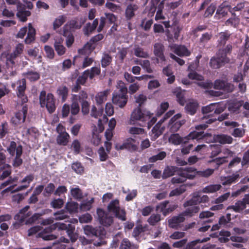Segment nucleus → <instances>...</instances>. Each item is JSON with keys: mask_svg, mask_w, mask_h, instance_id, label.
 <instances>
[{"mask_svg": "<svg viewBox=\"0 0 249 249\" xmlns=\"http://www.w3.org/2000/svg\"><path fill=\"white\" fill-rule=\"evenodd\" d=\"M135 140L131 138L127 139L124 143L120 145H116L117 150L127 149L129 151H135L137 149V146L134 144Z\"/></svg>", "mask_w": 249, "mask_h": 249, "instance_id": "nucleus-21", "label": "nucleus"}, {"mask_svg": "<svg viewBox=\"0 0 249 249\" xmlns=\"http://www.w3.org/2000/svg\"><path fill=\"white\" fill-rule=\"evenodd\" d=\"M178 167L175 166H167L164 169L162 175L163 178H167L175 175L176 170Z\"/></svg>", "mask_w": 249, "mask_h": 249, "instance_id": "nucleus-36", "label": "nucleus"}, {"mask_svg": "<svg viewBox=\"0 0 249 249\" xmlns=\"http://www.w3.org/2000/svg\"><path fill=\"white\" fill-rule=\"evenodd\" d=\"M212 149L211 158L216 157L221 152V146L219 144H211Z\"/></svg>", "mask_w": 249, "mask_h": 249, "instance_id": "nucleus-59", "label": "nucleus"}, {"mask_svg": "<svg viewBox=\"0 0 249 249\" xmlns=\"http://www.w3.org/2000/svg\"><path fill=\"white\" fill-rule=\"evenodd\" d=\"M185 220L184 215L182 213L178 216H173L168 220V224L170 227L177 229L179 224Z\"/></svg>", "mask_w": 249, "mask_h": 249, "instance_id": "nucleus-27", "label": "nucleus"}, {"mask_svg": "<svg viewBox=\"0 0 249 249\" xmlns=\"http://www.w3.org/2000/svg\"><path fill=\"white\" fill-rule=\"evenodd\" d=\"M214 88L216 89L223 90L227 93L231 92L234 89L233 84L221 80H216L214 83Z\"/></svg>", "mask_w": 249, "mask_h": 249, "instance_id": "nucleus-17", "label": "nucleus"}, {"mask_svg": "<svg viewBox=\"0 0 249 249\" xmlns=\"http://www.w3.org/2000/svg\"><path fill=\"white\" fill-rule=\"evenodd\" d=\"M70 135L66 132H61L57 136L56 141L58 144L65 146L69 142Z\"/></svg>", "mask_w": 249, "mask_h": 249, "instance_id": "nucleus-35", "label": "nucleus"}, {"mask_svg": "<svg viewBox=\"0 0 249 249\" xmlns=\"http://www.w3.org/2000/svg\"><path fill=\"white\" fill-rule=\"evenodd\" d=\"M11 166L8 164H4L0 168V176L3 179L8 177L11 175Z\"/></svg>", "mask_w": 249, "mask_h": 249, "instance_id": "nucleus-39", "label": "nucleus"}, {"mask_svg": "<svg viewBox=\"0 0 249 249\" xmlns=\"http://www.w3.org/2000/svg\"><path fill=\"white\" fill-rule=\"evenodd\" d=\"M66 209L70 213H75L78 212V204L75 202H69L66 205Z\"/></svg>", "mask_w": 249, "mask_h": 249, "instance_id": "nucleus-55", "label": "nucleus"}, {"mask_svg": "<svg viewBox=\"0 0 249 249\" xmlns=\"http://www.w3.org/2000/svg\"><path fill=\"white\" fill-rule=\"evenodd\" d=\"M69 89L66 86H61L58 87L57 93L59 97L61 98V101L64 102L66 101L68 96Z\"/></svg>", "mask_w": 249, "mask_h": 249, "instance_id": "nucleus-37", "label": "nucleus"}, {"mask_svg": "<svg viewBox=\"0 0 249 249\" xmlns=\"http://www.w3.org/2000/svg\"><path fill=\"white\" fill-rule=\"evenodd\" d=\"M200 203L199 195L197 192L194 193L191 199L186 201L183 204L184 207L188 206H196Z\"/></svg>", "mask_w": 249, "mask_h": 249, "instance_id": "nucleus-32", "label": "nucleus"}, {"mask_svg": "<svg viewBox=\"0 0 249 249\" xmlns=\"http://www.w3.org/2000/svg\"><path fill=\"white\" fill-rule=\"evenodd\" d=\"M227 158V157L216 158L209 160L208 163L212 165L214 170H217L220 165L228 162V160H226Z\"/></svg>", "mask_w": 249, "mask_h": 249, "instance_id": "nucleus-29", "label": "nucleus"}, {"mask_svg": "<svg viewBox=\"0 0 249 249\" xmlns=\"http://www.w3.org/2000/svg\"><path fill=\"white\" fill-rule=\"evenodd\" d=\"M231 6L228 4L226 2H223L218 7L216 14L221 15L222 17H225L231 10Z\"/></svg>", "mask_w": 249, "mask_h": 249, "instance_id": "nucleus-31", "label": "nucleus"}, {"mask_svg": "<svg viewBox=\"0 0 249 249\" xmlns=\"http://www.w3.org/2000/svg\"><path fill=\"white\" fill-rule=\"evenodd\" d=\"M146 227L145 226H142V225H137L135 228H134L132 235L135 237H139L140 235L144 232L146 231Z\"/></svg>", "mask_w": 249, "mask_h": 249, "instance_id": "nucleus-58", "label": "nucleus"}, {"mask_svg": "<svg viewBox=\"0 0 249 249\" xmlns=\"http://www.w3.org/2000/svg\"><path fill=\"white\" fill-rule=\"evenodd\" d=\"M138 6L134 3H130L125 10V17L127 20H131L135 16V12L138 10Z\"/></svg>", "mask_w": 249, "mask_h": 249, "instance_id": "nucleus-22", "label": "nucleus"}, {"mask_svg": "<svg viewBox=\"0 0 249 249\" xmlns=\"http://www.w3.org/2000/svg\"><path fill=\"white\" fill-rule=\"evenodd\" d=\"M55 186L53 183H49L45 188L44 191V196H50L54 191Z\"/></svg>", "mask_w": 249, "mask_h": 249, "instance_id": "nucleus-64", "label": "nucleus"}, {"mask_svg": "<svg viewBox=\"0 0 249 249\" xmlns=\"http://www.w3.org/2000/svg\"><path fill=\"white\" fill-rule=\"evenodd\" d=\"M63 35L67 37V46L70 47L74 42V38L72 33L68 29H66V26H64L63 28Z\"/></svg>", "mask_w": 249, "mask_h": 249, "instance_id": "nucleus-30", "label": "nucleus"}, {"mask_svg": "<svg viewBox=\"0 0 249 249\" xmlns=\"http://www.w3.org/2000/svg\"><path fill=\"white\" fill-rule=\"evenodd\" d=\"M230 36L231 34L228 31L221 32L219 34V38L217 40L218 46H224L227 41L230 38Z\"/></svg>", "mask_w": 249, "mask_h": 249, "instance_id": "nucleus-46", "label": "nucleus"}, {"mask_svg": "<svg viewBox=\"0 0 249 249\" xmlns=\"http://www.w3.org/2000/svg\"><path fill=\"white\" fill-rule=\"evenodd\" d=\"M195 168L192 167H188L185 168L178 167L176 170V174L181 178L189 179H193L195 178Z\"/></svg>", "mask_w": 249, "mask_h": 249, "instance_id": "nucleus-9", "label": "nucleus"}, {"mask_svg": "<svg viewBox=\"0 0 249 249\" xmlns=\"http://www.w3.org/2000/svg\"><path fill=\"white\" fill-rule=\"evenodd\" d=\"M186 191V186L185 185H180L179 187L172 190L170 194V196H178Z\"/></svg>", "mask_w": 249, "mask_h": 249, "instance_id": "nucleus-53", "label": "nucleus"}, {"mask_svg": "<svg viewBox=\"0 0 249 249\" xmlns=\"http://www.w3.org/2000/svg\"><path fill=\"white\" fill-rule=\"evenodd\" d=\"M221 188L220 184H211L203 188L202 192L204 193H213L219 190Z\"/></svg>", "mask_w": 249, "mask_h": 249, "instance_id": "nucleus-48", "label": "nucleus"}, {"mask_svg": "<svg viewBox=\"0 0 249 249\" xmlns=\"http://www.w3.org/2000/svg\"><path fill=\"white\" fill-rule=\"evenodd\" d=\"M150 117L149 114H145L142 111L140 107H138L135 108L132 112L130 120L131 122L139 120L144 122L149 121Z\"/></svg>", "mask_w": 249, "mask_h": 249, "instance_id": "nucleus-16", "label": "nucleus"}, {"mask_svg": "<svg viewBox=\"0 0 249 249\" xmlns=\"http://www.w3.org/2000/svg\"><path fill=\"white\" fill-rule=\"evenodd\" d=\"M23 75L31 82L36 81L38 80L40 77V75L39 72L32 71H28L24 73Z\"/></svg>", "mask_w": 249, "mask_h": 249, "instance_id": "nucleus-40", "label": "nucleus"}, {"mask_svg": "<svg viewBox=\"0 0 249 249\" xmlns=\"http://www.w3.org/2000/svg\"><path fill=\"white\" fill-rule=\"evenodd\" d=\"M231 214L227 213L226 215H223L219 218L218 225L221 226L226 225L231 220Z\"/></svg>", "mask_w": 249, "mask_h": 249, "instance_id": "nucleus-62", "label": "nucleus"}, {"mask_svg": "<svg viewBox=\"0 0 249 249\" xmlns=\"http://www.w3.org/2000/svg\"><path fill=\"white\" fill-rule=\"evenodd\" d=\"M216 106V103H212L208 105L206 107H203L202 108V112L204 116H208L210 115L211 117L213 118L216 117V116L213 115V113H211L215 109V106Z\"/></svg>", "mask_w": 249, "mask_h": 249, "instance_id": "nucleus-45", "label": "nucleus"}, {"mask_svg": "<svg viewBox=\"0 0 249 249\" xmlns=\"http://www.w3.org/2000/svg\"><path fill=\"white\" fill-rule=\"evenodd\" d=\"M174 52L180 56H188L191 54L190 52L183 45H178L176 46L174 50Z\"/></svg>", "mask_w": 249, "mask_h": 249, "instance_id": "nucleus-33", "label": "nucleus"}, {"mask_svg": "<svg viewBox=\"0 0 249 249\" xmlns=\"http://www.w3.org/2000/svg\"><path fill=\"white\" fill-rule=\"evenodd\" d=\"M166 156V153L164 151L159 152L158 154L151 157L149 161L150 162H155L158 160H163Z\"/></svg>", "mask_w": 249, "mask_h": 249, "instance_id": "nucleus-57", "label": "nucleus"}, {"mask_svg": "<svg viewBox=\"0 0 249 249\" xmlns=\"http://www.w3.org/2000/svg\"><path fill=\"white\" fill-rule=\"evenodd\" d=\"M161 220V215L160 214H152L147 219V222L151 226H155Z\"/></svg>", "mask_w": 249, "mask_h": 249, "instance_id": "nucleus-56", "label": "nucleus"}, {"mask_svg": "<svg viewBox=\"0 0 249 249\" xmlns=\"http://www.w3.org/2000/svg\"><path fill=\"white\" fill-rule=\"evenodd\" d=\"M27 36L25 39L26 44H30L35 39L36 30L33 27L31 23L28 24Z\"/></svg>", "mask_w": 249, "mask_h": 249, "instance_id": "nucleus-28", "label": "nucleus"}, {"mask_svg": "<svg viewBox=\"0 0 249 249\" xmlns=\"http://www.w3.org/2000/svg\"><path fill=\"white\" fill-rule=\"evenodd\" d=\"M163 123V120H160L158 123L153 127L152 129V139L156 140L160 137L163 132L165 127L161 125Z\"/></svg>", "mask_w": 249, "mask_h": 249, "instance_id": "nucleus-23", "label": "nucleus"}, {"mask_svg": "<svg viewBox=\"0 0 249 249\" xmlns=\"http://www.w3.org/2000/svg\"><path fill=\"white\" fill-rule=\"evenodd\" d=\"M16 93L18 98L20 99L22 104L26 103L28 101L27 96L25 94V91L26 89V82L24 78L18 81Z\"/></svg>", "mask_w": 249, "mask_h": 249, "instance_id": "nucleus-7", "label": "nucleus"}, {"mask_svg": "<svg viewBox=\"0 0 249 249\" xmlns=\"http://www.w3.org/2000/svg\"><path fill=\"white\" fill-rule=\"evenodd\" d=\"M29 208V206L24 207L14 216V218L16 221L13 224V225L15 228H18L24 222L25 223L27 218L30 216L31 213L28 212Z\"/></svg>", "mask_w": 249, "mask_h": 249, "instance_id": "nucleus-6", "label": "nucleus"}, {"mask_svg": "<svg viewBox=\"0 0 249 249\" xmlns=\"http://www.w3.org/2000/svg\"><path fill=\"white\" fill-rule=\"evenodd\" d=\"M97 214L99 221L102 225L108 227L113 223V217L109 215L103 209L100 208L97 209Z\"/></svg>", "mask_w": 249, "mask_h": 249, "instance_id": "nucleus-13", "label": "nucleus"}, {"mask_svg": "<svg viewBox=\"0 0 249 249\" xmlns=\"http://www.w3.org/2000/svg\"><path fill=\"white\" fill-rule=\"evenodd\" d=\"M246 208V205L243 200L238 201L234 205L229 206L228 209H232L236 213H240Z\"/></svg>", "mask_w": 249, "mask_h": 249, "instance_id": "nucleus-42", "label": "nucleus"}, {"mask_svg": "<svg viewBox=\"0 0 249 249\" xmlns=\"http://www.w3.org/2000/svg\"><path fill=\"white\" fill-rule=\"evenodd\" d=\"M230 62V59L228 57H223L218 54L217 57L213 56L211 58L209 62V65L212 69H219L226 63Z\"/></svg>", "mask_w": 249, "mask_h": 249, "instance_id": "nucleus-14", "label": "nucleus"}, {"mask_svg": "<svg viewBox=\"0 0 249 249\" xmlns=\"http://www.w3.org/2000/svg\"><path fill=\"white\" fill-rule=\"evenodd\" d=\"M169 203L168 200L164 201L160 203L156 206V210L162 213L164 216L167 215L169 213H171L174 210V208L170 207L167 208V205Z\"/></svg>", "mask_w": 249, "mask_h": 249, "instance_id": "nucleus-26", "label": "nucleus"}, {"mask_svg": "<svg viewBox=\"0 0 249 249\" xmlns=\"http://www.w3.org/2000/svg\"><path fill=\"white\" fill-rule=\"evenodd\" d=\"M213 140L215 142L221 144H231L233 141V139L231 136L223 134L214 135Z\"/></svg>", "mask_w": 249, "mask_h": 249, "instance_id": "nucleus-25", "label": "nucleus"}, {"mask_svg": "<svg viewBox=\"0 0 249 249\" xmlns=\"http://www.w3.org/2000/svg\"><path fill=\"white\" fill-rule=\"evenodd\" d=\"M195 168L192 167H188L185 168L178 167L176 170V174L181 178L189 179H193L195 178Z\"/></svg>", "mask_w": 249, "mask_h": 249, "instance_id": "nucleus-10", "label": "nucleus"}, {"mask_svg": "<svg viewBox=\"0 0 249 249\" xmlns=\"http://www.w3.org/2000/svg\"><path fill=\"white\" fill-rule=\"evenodd\" d=\"M31 12L29 11H19L17 13V17L22 22H25L27 20V17L31 15Z\"/></svg>", "mask_w": 249, "mask_h": 249, "instance_id": "nucleus-60", "label": "nucleus"}, {"mask_svg": "<svg viewBox=\"0 0 249 249\" xmlns=\"http://www.w3.org/2000/svg\"><path fill=\"white\" fill-rule=\"evenodd\" d=\"M212 135L209 133H204L203 132H198L194 131L189 133L186 137H181L178 133L172 134L169 138V142L175 145H179L181 143H185L190 140H200L204 139L206 137Z\"/></svg>", "mask_w": 249, "mask_h": 249, "instance_id": "nucleus-3", "label": "nucleus"}, {"mask_svg": "<svg viewBox=\"0 0 249 249\" xmlns=\"http://www.w3.org/2000/svg\"><path fill=\"white\" fill-rule=\"evenodd\" d=\"M112 61V57L109 53L104 52L103 53L101 60L102 68H106L108 66Z\"/></svg>", "mask_w": 249, "mask_h": 249, "instance_id": "nucleus-34", "label": "nucleus"}, {"mask_svg": "<svg viewBox=\"0 0 249 249\" xmlns=\"http://www.w3.org/2000/svg\"><path fill=\"white\" fill-rule=\"evenodd\" d=\"M54 49L59 56L63 55L66 52V48L62 45V43L60 40L55 41L54 44Z\"/></svg>", "mask_w": 249, "mask_h": 249, "instance_id": "nucleus-49", "label": "nucleus"}, {"mask_svg": "<svg viewBox=\"0 0 249 249\" xmlns=\"http://www.w3.org/2000/svg\"><path fill=\"white\" fill-rule=\"evenodd\" d=\"M109 93L107 90L98 92L95 96V100L97 105H101L106 101L107 96Z\"/></svg>", "mask_w": 249, "mask_h": 249, "instance_id": "nucleus-38", "label": "nucleus"}, {"mask_svg": "<svg viewBox=\"0 0 249 249\" xmlns=\"http://www.w3.org/2000/svg\"><path fill=\"white\" fill-rule=\"evenodd\" d=\"M117 89L113 93V103L121 108L124 107L127 103V88L124 82L119 81L117 83Z\"/></svg>", "mask_w": 249, "mask_h": 249, "instance_id": "nucleus-2", "label": "nucleus"}, {"mask_svg": "<svg viewBox=\"0 0 249 249\" xmlns=\"http://www.w3.org/2000/svg\"><path fill=\"white\" fill-rule=\"evenodd\" d=\"M40 104L41 107H46L50 113L54 112L56 109L55 100L54 96L52 93L46 95V92L42 91L39 96Z\"/></svg>", "mask_w": 249, "mask_h": 249, "instance_id": "nucleus-4", "label": "nucleus"}, {"mask_svg": "<svg viewBox=\"0 0 249 249\" xmlns=\"http://www.w3.org/2000/svg\"><path fill=\"white\" fill-rule=\"evenodd\" d=\"M84 231L85 233L89 236L95 235L97 236V231L93 228L91 226L86 225L84 227Z\"/></svg>", "mask_w": 249, "mask_h": 249, "instance_id": "nucleus-63", "label": "nucleus"}, {"mask_svg": "<svg viewBox=\"0 0 249 249\" xmlns=\"http://www.w3.org/2000/svg\"><path fill=\"white\" fill-rule=\"evenodd\" d=\"M209 237L203 238L202 239H196L189 243L186 247V249H199V247L197 246L198 243L205 242L210 240Z\"/></svg>", "mask_w": 249, "mask_h": 249, "instance_id": "nucleus-41", "label": "nucleus"}, {"mask_svg": "<svg viewBox=\"0 0 249 249\" xmlns=\"http://www.w3.org/2000/svg\"><path fill=\"white\" fill-rule=\"evenodd\" d=\"M94 202V198H91L89 200H84L80 206V208L81 211H87L90 210L92 207V204Z\"/></svg>", "mask_w": 249, "mask_h": 249, "instance_id": "nucleus-52", "label": "nucleus"}, {"mask_svg": "<svg viewBox=\"0 0 249 249\" xmlns=\"http://www.w3.org/2000/svg\"><path fill=\"white\" fill-rule=\"evenodd\" d=\"M134 54L139 57L147 58L149 56L148 53L143 51V49L141 47H137L134 49Z\"/></svg>", "mask_w": 249, "mask_h": 249, "instance_id": "nucleus-61", "label": "nucleus"}, {"mask_svg": "<svg viewBox=\"0 0 249 249\" xmlns=\"http://www.w3.org/2000/svg\"><path fill=\"white\" fill-rule=\"evenodd\" d=\"M240 176L238 174H233L231 176L225 178L224 180L222 179L223 185H230L232 183L236 182Z\"/></svg>", "mask_w": 249, "mask_h": 249, "instance_id": "nucleus-43", "label": "nucleus"}, {"mask_svg": "<svg viewBox=\"0 0 249 249\" xmlns=\"http://www.w3.org/2000/svg\"><path fill=\"white\" fill-rule=\"evenodd\" d=\"M195 178L196 176L204 178H208L211 176L214 171V169L210 168H208L203 171H197L196 169L195 168Z\"/></svg>", "mask_w": 249, "mask_h": 249, "instance_id": "nucleus-44", "label": "nucleus"}, {"mask_svg": "<svg viewBox=\"0 0 249 249\" xmlns=\"http://www.w3.org/2000/svg\"><path fill=\"white\" fill-rule=\"evenodd\" d=\"M200 210V208L198 206H192L189 207L184 211L182 213L185 216H188L190 217L192 216L195 213H197Z\"/></svg>", "mask_w": 249, "mask_h": 249, "instance_id": "nucleus-50", "label": "nucleus"}, {"mask_svg": "<svg viewBox=\"0 0 249 249\" xmlns=\"http://www.w3.org/2000/svg\"><path fill=\"white\" fill-rule=\"evenodd\" d=\"M71 196L76 199L81 200L83 198V193L79 187L71 189Z\"/></svg>", "mask_w": 249, "mask_h": 249, "instance_id": "nucleus-54", "label": "nucleus"}, {"mask_svg": "<svg viewBox=\"0 0 249 249\" xmlns=\"http://www.w3.org/2000/svg\"><path fill=\"white\" fill-rule=\"evenodd\" d=\"M56 228L60 230H66V232L70 237L71 242H75L77 239V234L74 233L75 231V226L71 224L67 225L64 223H61L60 222L56 223L45 228L42 231L38 233L37 236L42 238L44 240L50 241L55 239L57 236L51 233L55 230Z\"/></svg>", "mask_w": 249, "mask_h": 249, "instance_id": "nucleus-1", "label": "nucleus"}, {"mask_svg": "<svg viewBox=\"0 0 249 249\" xmlns=\"http://www.w3.org/2000/svg\"><path fill=\"white\" fill-rule=\"evenodd\" d=\"M104 37L103 35L102 34H98L91 37L89 42H88L83 47V48L78 50V53L80 54H84L85 53V50L93 51L94 47H92L93 43H96L101 40Z\"/></svg>", "mask_w": 249, "mask_h": 249, "instance_id": "nucleus-18", "label": "nucleus"}, {"mask_svg": "<svg viewBox=\"0 0 249 249\" xmlns=\"http://www.w3.org/2000/svg\"><path fill=\"white\" fill-rule=\"evenodd\" d=\"M67 17L64 15L59 16L53 22V29L56 30L61 27L66 21Z\"/></svg>", "mask_w": 249, "mask_h": 249, "instance_id": "nucleus-47", "label": "nucleus"}, {"mask_svg": "<svg viewBox=\"0 0 249 249\" xmlns=\"http://www.w3.org/2000/svg\"><path fill=\"white\" fill-rule=\"evenodd\" d=\"M87 74L90 79H92L95 76L99 75L101 73V69L100 66L97 67H93L90 69H88Z\"/></svg>", "mask_w": 249, "mask_h": 249, "instance_id": "nucleus-51", "label": "nucleus"}, {"mask_svg": "<svg viewBox=\"0 0 249 249\" xmlns=\"http://www.w3.org/2000/svg\"><path fill=\"white\" fill-rule=\"evenodd\" d=\"M199 104L196 101L191 100L186 105L184 109L185 112L190 115H195L198 108Z\"/></svg>", "mask_w": 249, "mask_h": 249, "instance_id": "nucleus-24", "label": "nucleus"}, {"mask_svg": "<svg viewBox=\"0 0 249 249\" xmlns=\"http://www.w3.org/2000/svg\"><path fill=\"white\" fill-rule=\"evenodd\" d=\"M216 120L217 119L216 117L213 118V117H211L210 115H208L207 116H203L201 118V121L203 123L196 125L195 128L197 130H202L201 132H204L203 130L208 127V124H211ZM200 132L201 131L199 132Z\"/></svg>", "mask_w": 249, "mask_h": 249, "instance_id": "nucleus-20", "label": "nucleus"}, {"mask_svg": "<svg viewBox=\"0 0 249 249\" xmlns=\"http://www.w3.org/2000/svg\"><path fill=\"white\" fill-rule=\"evenodd\" d=\"M28 111L26 105H23L22 109L19 110L15 114V117L12 118V122L15 125H18L25 122Z\"/></svg>", "mask_w": 249, "mask_h": 249, "instance_id": "nucleus-12", "label": "nucleus"}, {"mask_svg": "<svg viewBox=\"0 0 249 249\" xmlns=\"http://www.w3.org/2000/svg\"><path fill=\"white\" fill-rule=\"evenodd\" d=\"M107 210L109 212L113 213L119 219L126 220V212L124 209H120L119 201L118 199L112 200L107 206Z\"/></svg>", "mask_w": 249, "mask_h": 249, "instance_id": "nucleus-5", "label": "nucleus"}, {"mask_svg": "<svg viewBox=\"0 0 249 249\" xmlns=\"http://www.w3.org/2000/svg\"><path fill=\"white\" fill-rule=\"evenodd\" d=\"M165 48L164 45L160 42H157L154 45V54L157 57V60H160L161 62L166 60L164 55Z\"/></svg>", "mask_w": 249, "mask_h": 249, "instance_id": "nucleus-19", "label": "nucleus"}, {"mask_svg": "<svg viewBox=\"0 0 249 249\" xmlns=\"http://www.w3.org/2000/svg\"><path fill=\"white\" fill-rule=\"evenodd\" d=\"M181 31V28L176 24L172 25L170 29H167L165 32L168 42H175L177 40Z\"/></svg>", "mask_w": 249, "mask_h": 249, "instance_id": "nucleus-8", "label": "nucleus"}, {"mask_svg": "<svg viewBox=\"0 0 249 249\" xmlns=\"http://www.w3.org/2000/svg\"><path fill=\"white\" fill-rule=\"evenodd\" d=\"M181 117L180 113L174 115L170 120L169 125L171 132H177L180 127L183 125L185 121L184 120H178Z\"/></svg>", "mask_w": 249, "mask_h": 249, "instance_id": "nucleus-15", "label": "nucleus"}, {"mask_svg": "<svg viewBox=\"0 0 249 249\" xmlns=\"http://www.w3.org/2000/svg\"><path fill=\"white\" fill-rule=\"evenodd\" d=\"M85 22V18L76 17L69 20L64 26H66V29L69 27L70 31H75L81 29Z\"/></svg>", "mask_w": 249, "mask_h": 249, "instance_id": "nucleus-11", "label": "nucleus"}]
</instances>
